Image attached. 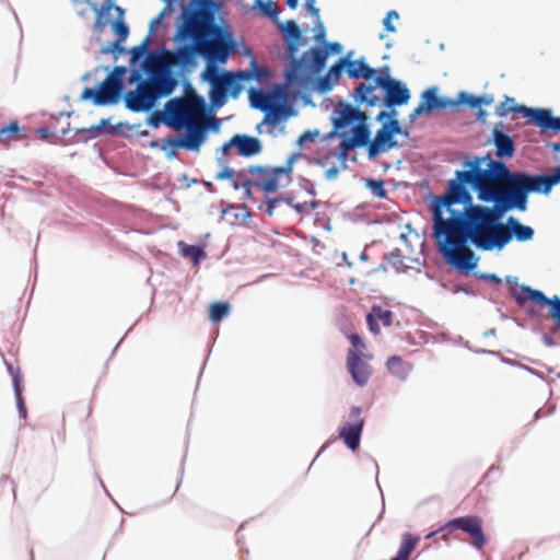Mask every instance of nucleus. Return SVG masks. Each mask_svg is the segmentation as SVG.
Masks as SVG:
<instances>
[{
  "label": "nucleus",
  "mask_w": 560,
  "mask_h": 560,
  "mask_svg": "<svg viewBox=\"0 0 560 560\" xmlns=\"http://www.w3.org/2000/svg\"><path fill=\"white\" fill-rule=\"evenodd\" d=\"M465 170L456 171L455 179L450 180L445 195L436 197L444 205L458 202L472 203L466 185L477 194V198L492 207L508 212L513 209L525 211L529 192L549 194L560 183V166L550 175H530L525 172H511L503 161L493 160L490 154L475 156L464 162Z\"/></svg>",
  "instance_id": "1"
},
{
  "label": "nucleus",
  "mask_w": 560,
  "mask_h": 560,
  "mask_svg": "<svg viewBox=\"0 0 560 560\" xmlns=\"http://www.w3.org/2000/svg\"><path fill=\"white\" fill-rule=\"evenodd\" d=\"M503 213L494 207L465 202L448 207L434 199L433 236L440 253L456 268L472 270L477 261L468 241L482 252L501 250L509 244L508 226L500 222Z\"/></svg>",
  "instance_id": "2"
},
{
  "label": "nucleus",
  "mask_w": 560,
  "mask_h": 560,
  "mask_svg": "<svg viewBox=\"0 0 560 560\" xmlns=\"http://www.w3.org/2000/svg\"><path fill=\"white\" fill-rule=\"evenodd\" d=\"M214 5L213 0H190V8L184 11L177 31L180 39H196L199 56L207 61L202 74L226 63L235 49L231 32L214 22Z\"/></svg>",
  "instance_id": "3"
},
{
  "label": "nucleus",
  "mask_w": 560,
  "mask_h": 560,
  "mask_svg": "<svg viewBox=\"0 0 560 560\" xmlns=\"http://www.w3.org/2000/svg\"><path fill=\"white\" fill-rule=\"evenodd\" d=\"M279 28L285 32V52L291 59L290 67L285 70V82L288 84H307L315 75L319 74L330 54H339V43H325L324 47H313L296 57L300 46L303 44V36L298 24L293 20L280 23Z\"/></svg>",
  "instance_id": "4"
},
{
  "label": "nucleus",
  "mask_w": 560,
  "mask_h": 560,
  "mask_svg": "<svg viewBox=\"0 0 560 560\" xmlns=\"http://www.w3.org/2000/svg\"><path fill=\"white\" fill-rule=\"evenodd\" d=\"M355 102L370 107L384 104L386 107L401 106L410 100L408 88L388 74L374 78V84L360 83L353 92Z\"/></svg>",
  "instance_id": "5"
},
{
  "label": "nucleus",
  "mask_w": 560,
  "mask_h": 560,
  "mask_svg": "<svg viewBox=\"0 0 560 560\" xmlns=\"http://www.w3.org/2000/svg\"><path fill=\"white\" fill-rule=\"evenodd\" d=\"M299 158L300 154H291L283 166L253 165L247 167L248 189L252 190L253 187H256L269 194L287 187L292 182L293 165Z\"/></svg>",
  "instance_id": "6"
},
{
  "label": "nucleus",
  "mask_w": 560,
  "mask_h": 560,
  "mask_svg": "<svg viewBox=\"0 0 560 560\" xmlns=\"http://www.w3.org/2000/svg\"><path fill=\"white\" fill-rule=\"evenodd\" d=\"M109 23L117 38L104 51L114 52L118 50L122 52L125 49L121 47V43L127 39L129 28L125 23V10L116 4V0H103L97 18L93 22V30L96 34H101Z\"/></svg>",
  "instance_id": "7"
},
{
  "label": "nucleus",
  "mask_w": 560,
  "mask_h": 560,
  "mask_svg": "<svg viewBox=\"0 0 560 560\" xmlns=\"http://www.w3.org/2000/svg\"><path fill=\"white\" fill-rule=\"evenodd\" d=\"M203 79L211 84L210 100L214 106H221L225 103L229 95L236 98L242 90V81L250 80L252 73L247 71L219 72L218 68L213 72L202 74Z\"/></svg>",
  "instance_id": "8"
},
{
  "label": "nucleus",
  "mask_w": 560,
  "mask_h": 560,
  "mask_svg": "<svg viewBox=\"0 0 560 560\" xmlns=\"http://www.w3.org/2000/svg\"><path fill=\"white\" fill-rule=\"evenodd\" d=\"M513 104L514 100L505 96V100L495 109L497 115L505 116L512 112L523 113L525 117L530 118L542 131L553 130L560 132V117H553L549 109L528 108Z\"/></svg>",
  "instance_id": "9"
},
{
  "label": "nucleus",
  "mask_w": 560,
  "mask_h": 560,
  "mask_svg": "<svg viewBox=\"0 0 560 560\" xmlns=\"http://www.w3.org/2000/svg\"><path fill=\"white\" fill-rule=\"evenodd\" d=\"M441 530L453 533L454 530H462L470 537L471 545L481 550L487 544V537L483 533V521L478 515H466L455 517L448 521Z\"/></svg>",
  "instance_id": "10"
},
{
  "label": "nucleus",
  "mask_w": 560,
  "mask_h": 560,
  "mask_svg": "<svg viewBox=\"0 0 560 560\" xmlns=\"http://www.w3.org/2000/svg\"><path fill=\"white\" fill-rule=\"evenodd\" d=\"M167 124L179 130L185 125L200 118L198 106L186 98H173L165 104Z\"/></svg>",
  "instance_id": "11"
},
{
  "label": "nucleus",
  "mask_w": 560,
  "mask_h": 560,
  "mask_svg": "<svg viewBox=\"0 0 560 560\" xmlns=\"http://www.w3.org/2000/svg\"><path fill=\"white\" fill-rule=\"evenodd\" d=\"M158 101V94L154 93L148 81H141L137 89L128 91L125 95L126 107L135 113L150 110Z\"/></svg>",
  "instance_id": "12"
},
{
  "label": "nucleus",
  "mask_w": 560,
  "mask_h": 560,
  "mask_svg": "<svg viewBox=\"0 0 560 560\" xmlns=\"http://www.w3.org/2000/svg\"><path fill=\"white\" fill-rule=\"evenodd\" d=\"M122 88L124 85H118L106 78L97 90L84 89L81 97L83 100H92L95 105L116 104L120 98Z\"/></svg>",
  "instance_id": "13"
},
{
  "label": "nucleus",
  "mask_w": 560,
  "mask_h": 560,
  "mask_svg": "<svg viewBox=\"0 0 560 560\" xmlns=\"http://www.w3.org/2000/svg\"><path fill=\"white\" fill-rule=\"evenodd\" d=\"M350 422L346 423L339 431V436L343 440L345 444L351 450L355 451L360 445V436L364 427V419L362 417V409L360 407H352L349 412Z\"/></svg>",
  "instance_id": "14"
},
{
  "label": "nucleus",
  "mask_w": 560,
  "mask_h": 560,
  "mask_svg": "<svg viewBox=\"0 0 560 560\" xmlns=\"http://www.w3.org/2000/svg\"><path fill=\"white\" fill-rule=\"evenodd\" d=\"M366 120H361L359 124L351 128V133L340 132L341 141L339 144L338 155L346 159L349 151L358 147L368 145L370 141V129L365 124Z\"/></svg>",
  "instance_id": "15"
},
{
  "label": "nucleus",
  "mask_w": 560,
  "mask_h": 560,
  "mask_svg": "<svg viewBox=\"0 0 560 560\" xmlns=\"http://www.w3.org/2000/svg\"><path fill=\"white\" fill-rule=\"evenodd\" d=\"M347 369L353 382L361 387L368 384L373 373L372 366L357 351H348Z\"/></svg>",
  "instance_id": "16"
},
{
  "label": "nucleus",
  "mask_w": 560,
  "mask_h": 560,
  "mask_svg": "<svg viewBox=\"0 0 560 560\" xmlns=\"http://www.w3.org/2000/svg\"><path fill=\"white\" fill-rule=\"evenodd\" d=\"M366 120V115L350 104H340L334 112V129L339 133L350 127Z\"/></svg>",
  "instance_id": "17"
},
{
  "label": "nucleus",
  "mask_w": 560,
  "mask_h": 560,
  "mask_svg": "<svg viewBox=\"0 0 560 560\" xmlns=\"http://www.w3.org/2000/svg\"><path fill=\"white\" fill-rule=\"evenodd\" d=\"M184 127H186V133L180 136L177 144L183 145V149L198 151L206 139V124L198 118Z\"/></svg>",
  "instance_id": "18"
},
{
  "label": "nucleus",
  "mask_w": 560,
  "mask_h": 560,
  "mask_svg": "<svg viewBox=\"0 0 560 560\" xmlns=\"http://www.w3.org/2000/svg\"><path fill=\"white\" fill-rule=\"evenodd\" d=\"M248 173L247 168L243 171H234L229 166H224L220 172L217 173L214 178L217 180H229L234 189H243L246 201H255L253 191L248 189Z\"/></svg>",
  "instance_id": "19"
},
{
  "label": "nucleus",
  "mask_w": 560,
  "mask_h": 560,
  "mask_svg": "<svg viewBox=\"0 0 560 560\" xmlns=\"http://www.w3.org/2000/svg\"><path fill=\"white\" fill-rule=\"evenodd\" d=\"M230 147H235L240 155L254 156L261 152L262 145L260 141L247 135H235L229 142L223 145V150H228Z\"/></svg>",
  "instance_id": "20"
},
{
  "label": "nucleus",
  "mask_w": 560,
  "mask_h": 560,
  "mask_svg": "<svg viewBox=\"0 0 560 560\" xmlns=\"http://www.w3.org/2000/svg\"><path fill=\"white\" fill-rule=\"evenodd\" d=\"M399 144L394 139V136L388 131L387 128L382 126L369 143L368 153L370 159L377 158L382 152H387L393 148H397Z\"/></svg>",
  "instance_id": "21"
},
{
  "label": "nucleus",
  "mask_w": 560,
  "mask_h": 560,
  "mask_svg": "<svg viewBox=\"0 0 560 560\" xmlns=\"http://www.w3.org/2000/svg\"><path fill=\"white\" fill-rule=\"evenodd\" d=\"M492 140L495 147V155L499 159H511L515 153L513 139L497 127L492 130Z\"/></svg>",
  "instance_id": "22"
},
{
  "label": "nucleus",
  "mask_w": 560,
  "mask_h": 560,
  "mask_svg": "<svg viewBox=\"0 0 560 560\" xmlns=\"http://www.w3.org/2000/svg\"><path fill=\"white\" fill-rule=\"evenodd\" d=\"M439 89L436 86L429 88L421 94V102L427 108V114L445 109L448 106H455L457 103L451 98L438 96Z\"/></svg>",
  "instance_id": "23"
},
{
  "label": "nucleus",
  "mask_w": 560,
  "mask_h": 560,
  "mask_svg": "<svg viewBox=\"0 0 560 560\" xmlns=\"http://www.w3.org/2000/svg\"><path fill=\"white\" fill-rule=\"evenodd\" d=\"M352 51H349L346 57H348V66H347V75L350 79H364L370 80L375 75V69L371 68L365 59L362 57L358 60H351Z\"/></svg>",
  "instance_id": "24"
},
{
  "label": "nucleus",
  "mask_w": 560,
  "mask_h": 560,
  "mask_svg": "<svg viewBox=\"0 0 560 560\" xmlns=\"http://www.w3.org/2000/svg\"><path fill=\"white\" fill-rule=\"evenodd\" d=\"M512 295L520 306L525 305L528 301L538 305H545L547 296L539 290L532 289L527 285H518L512 290Z\"/></svg>",
  "instance_id": "25"
},
{
  "label": "nucleus",
  "mask_w": 560,
  "mask_h": 560,
  "mask_svg": "<svg viewBox=\"0 0 560 560\" xmlns=\"http://www.w3.org/2000/svg\"><path fill=\"white\" fill-rule=\"evenodd\" d=\"M147 81L152 91L158 94V98L170 95L176 86V80L167 72L156 73Z\"/></svg>",
  "instance_id": "26"
},
{
  "label": "nucleus",
  "mask_w": 560,
  "mask_h": 560,
  "mask_svg": "<svg viewBox=\"0 0 560 560\" xmlns=\"http://www.w3.org/2000/svg\"><path fill=\"white\" fill-rule=\"evenodd\" d=\"M191 44L178 46L172 55V62L182 67L192 66L196 62V56L199 55L196 39Z\"/></svg>",
  "instance_id": "27"
},
{
  "label": "nucleus",
  "mask_w": 560,
  "mask_h": 560,
  "mask_svg": "<svg viewBox=\"0 0 560 560\" xmlns=\"http://www.w3.org/2000/svg\"><path fill=\"white\" fill-rule=\"evenodd\" d=\"M366 322H368L370 330L373 334L377 335L381 331L378 323H382L383 326H385V327H388L392 325L393 312L387 308H383L382 306H373L366 317Z\"/></svg>",
  "instance_id": "28"
},
{
  "label": "nucleus",
  "mask_w": 560,
  "mask_h": 560,
  "mask_svg": "<svg viewBox=\"0 0 560 560\" xmlns=\"http://www.w3.org/2000/svg\"><path fill=\"white\" fill-rule=\"evenodd\" d=\"M508 226L509 231V243L512 241L513 236L518 242H527L530 241L534 236V230L528 226L522 224L518 220L513 217H510L504 223Z\"/></svg>",
  "instance_id": "29"
},
{
  "label": "nucleus",
  "mask_w": 560,
  "mask_h": 560,
  "mask_svg": "<svg viewBox=\"0 0 560 560\" xmlns=\"http://www.w3.org/2000/svg\"><path fill=\"white\" fill-rule=\"evenodd\" d=\"M420 541V537L405 533L401 536V544L397 555L392 560H409L410 555L415 551L417 545Z\"/></svg>",
  "instance_id": "30"
},
{
  "label": "nucleus",
  "mask_w": 560,
  "mask_h": 560,
  "mask_svg": "<svg viewBox=\"0 0 560 560\" xmlns=\"http://www.w3.org/2000/svg\"><path fill=\"white\" fill-rule=\"evenodd\" d=\"M386 366L389 373L399 380H406L412 370V364L405 362L399 355L388 358Z\"/></svg>",
  "instance_id": "31"
},
{
  "label": "nucleus",
  "mask_w": 560,
  "mask_h": 560,
  "mask_svg": "<svg viewBox=\"0 0 560 560\" xmlns=\"http://www.w3.org/2000/svg\"><path fill=\"white\" fill-rule=\"evenodd\" d=\"M24 137L25 135H21V128L16 121L0 125V144L8 145L11 141H16Z\"/></svg>",
  "instance_id": "32"
},
{
  "label": "nucleus",
  "mask_w": 560,
  "mask_h": 560,
  "mask_svg": "<svg viewBox=\"0 0 560 560\" xmlns=\"http://www.w3.org/2000/svg\"><path fill=\"white\" fill-rule=\"evenodd\" d=\"M71 3L75 14L79 18L89 20L91 12L95 13V19L97 18L100 7L92 2V0H71Z\"/></svg>",
  "instance_id": "33"
},
{
  "label": "nucleus",
  "mask_w": 560,
  "mask_h": 560,
  "mask_svg": "<svg viewBox=\"0 0 560 560\" xmlns=\"http://www.w3.org/2000/svg\"><path fill=\"white\" fill-rule=\"evenodd\" d=\"M250 102L253 107L262 112H268L275 105L271 96L260 90L250 91Z\"/></svg>",
  "instance_id": "34"
},
{
  "label": "nucleus",
  "mask_w": 560,
  "mask_h": 560,
  "mask_svg": "<svg viewBox=\"0 0 560 560\" xmlns=\"http://www.w3.org/2000/svg\"><path fill=\"white\" fill-rule=\"evenodd\" d=\"M348 57L343 56L337 60L335 65H332L327 74L322 79L320 84L322 86H326V84L332 80L337 82L341 78L342 70H347V63Z\"/></svg>",
  "instance_id": "35"
},
{
  "label": "nucleus",
  "mask_w": 560,
  "mask_h": 560,
  "mask_svg": "<svg viewBox=\"0 0 560 560\" xmlns=\"http://www.w3.org/2000/svg\"><path fill=\"white\" fill-rule=\"evenodd\" d=\"M231 306L228 302H215L209 307V318L212 323H219L230 314Z\"/></svg>",
  "instance_id": "36"
},
{
  "label": "nucleus",
  "mask_w": 560,
  "mask_h": 560,
  "mask_svg": "<svg viewBox=\"0 0 560 560\" xmlns=\"http://www.w3.org/2000/svg\"><path fill=\"white\" fill-rule=\"evenodd\" d=\"M180 254L192 260L195 265L199 264V260L206 256L205 250L196 245H187L183 242L179 243Z\"/></svg>",
  "instance_id": "37"
},
{
  "label": "nucleus",
  "mask_w": 560,
  "mask_h": 560,
  "mask_svg": "<svg viewBox=\"0 0 560 560\" xmlns=\"http://www.w3.org/2000/svg\"><path fill=\"white\" fill-rule=\"evenodd\" d=\"M13 386H14V394H15V399H16V406H18V409H19V413L20 416L25 419L26 416H27V410H26V406H25V402H24V398L22 396V387H21V377L20 375H14L13 376Z\"/></svg>",
  "instance_id": "38"
},
{
  "label": "nucleus",
  "mask_w": 560,
  "mask_h": 560,
  "mask_svg": "<svg viewBox=\"0 0 560 560\" xmlns=\"http://www.w3.org/2000/svg\"><path fill=\"white\" fill-rule=\"evenodd\" d=\"M256 7L259 8V10L268 18L272 20L278 19L279 14V8L276 2L268 0L267 2H264L261 0L256 1Z\"/></svg>",
  "instance_id": "39"
},
{
  "label": "nucleus",
  "mask_w": 560,
  "mask_h": 560,
  "mask_svg": "<svg viewBox=\"0 0 560 560\" xmlns=\"http://www.w3.org/2000/svg\"><path fill=\"white\" fill-rule=\"evenodd\" d=\"M365 186L372 191L374 196H376L380 199L386 198L387 191L384 187V180L383 179H372L368 178L365 180Z\"/></svg>",
  "instance_id": "40"
},
{
  "label": "nucleus",
  "mask_w": 560,
  "mask_h": 560,
  "mask_svg": "<svg viewBox=\"0 0 560 560\" xmlns=\"http://www.w3.org/2000/svg\"><path fill=\"white\" fill-rule=\"evenodd\" d=\"M545 305L549 306V316L555 320V323L560 328V298L555 295L552 298H547V302Z\"/></svg>",
  "instance_id": "41"
},
{
  "label": "nucleus",
  "mask_w": 560,
  "mask_h": 560,
  "mask_svg": "<svg viewBox=\"0 0 560 560\" xmlns=\"http://www.w3.org/2000/svg\"><path fill=\"white\" fill-rule=\"evenodd\" d=\"M180 139V136L178 137H167L163 139V145L162 150L166 151V155L168 158H174L177 154V150L179 148H183V145L177 144V140Z\"/></svg>",
  "instance_id": "42"
},
{
  "label": "nucleus",
  "mask_w": 560,
  "mask_h": 560,
  "mask_svg": "<svg viewBox=\"0 0 560 560\" xmlns=\"http://www.w3.org/2000/svg\"><path fill=\"white\" fill-rule=\"evenodd\" d=\"M180 139V136L178 137H167L163 139V145L162 150L166 151V155L168 158H174L177 154V150L179 148H183V145L177 144V140Z\"/></svg>",
  "instance_id": "43"
},
{
  "label": "nucleus",
  "mask_w": 560,
  "mask_h": 560,
  "mask_svg": "<svg viewBox=\"0 0 560 560\" xmlns=\"http://www.w3.org/2000/svg\"><path fill=\"white\" fill-rule=\"evenodd\" d=\"M265 113H266V115L264 118V122L270 124V125H276L280 118L281 106L275 104V105H272L271 109H269L268 112H265Z\"/></svg>",
  "instance_id": "44"
},
{
  "label": "nucleus",
  "mask_w": 560,
  "mask_h": 560,
  "mask_svg": "<svg viewBox=\"0 0 560 560\" xmlns=\"http://www.w3.org/2000/svg\"><path fill=\"white\" fill-rule=\"evenodd\" d=\"M126 72H127L126 67L117 66L110 71V73L106 78L109 79L110 81L117 83L118 85H124L122 79H124V75L126 74Z\"/></svg>",
  "instance_id": "45"
},
{
  "label": "nucleus",
  "mask_w": 560,
  "mask_h": 560,
  "mask_svg": "<svg viewBox=\"0 0 560 560\" xmlns=\"http://www.w3.org/2000/svg\"><path fill=\"white\" fill-rule=\"evenodd\" d=\"M398 19H399V14L397 13V11H395V10L388 11L386 16L383 20V25H384L385 30L389 33L396 32V27L393 24V20H398Z\"/></svg>",
  "instance_id": "46"
},
{
  "label": "nucleus",
  "mask_w": 560,
  "mask_h": 560,
  "mask_svg": "<svg viewBox=\"0 0 560 560\" xmlns=\"http://www.w3.org/2000/svg\"><path fill=\"white\" fill-rule=\"evenodd\" d=\"M148 46V39H145L142 44L133 47L130 51L131 57L130 61L131 63H135L137 60H139L145 52Z\"/></svg>",
  "instance_id": "47"
},
{
  "label": "nucleus",
  "mask_w": 560,
  "mask_h": 560,
  "mask_svg": "<svg viewBox=\"0 0 560 560\" xmlns=\"http://www.w3.org/2000/svg\"><path fill=\"white\" fill-rule=\"evenodd\" d=\"M385 128L388 129V131L395 136V135H405L407 136L408 132L406 130H404L401 127H400V124L398 120L396 119H392L389 120L388 122L384 124L383 125Z\"/></svg>",
  "instance_id": "48"
},
{
  "label": "nucleus",
  "mask_w": 560,
  "mask_h": 560,
  "mask_svg": "<svg viewBox=\"0 0 560 560\" xmlns=\"http://www.w3.org/2000/svg\"><path fill=\"white\" fill-rule=\"evenodd\" d=\"M459 102L467 104L468 106L475 108L480 106V100L479 96L469 95L467 93L462 92L459 94Z\"/></svg>",
  "instance_id": "49"
},
{
  "label": "nucleus",
  "mask_w": 560,
  "mask_h": 560,
  "mask_svg": "<svg viewBox=\"0 0 560 560\" xmlns=\"http://www.w3.org/2000/svg\"><path fill=\"white\" fill-rule=\"evenodd\" d=\"M350 341L352 345V349H350L349 351H357L360 355L364 357V354L362 352L364 345H363L361 338L359 337V335H357V334L351 335Z\"/></svg>",
  "instance_id": "50"
},
{
  "label": "nucleus",
  "mask_w": 560,
  "mask_h": 560,
  "mask_svg": "<svg viewBox=\"0 0 560 560\" xmlns=\"http://www.w3.org/2000/svg\"><path fill=\"white\" fill-rule=\"evenodd\" d=\"M319 136V132L317 130L315 131H311V130H307L305 132H303L300 138H299V143L300 144H303L305 142H312L315 140V138H317Z\"/></svg>",
  "instance_id": "51"
},
{
  "label": "nucleus",
  "mask_w": 560,
  "mask_h": 560,
  "mask_svg": "<svg viewBox=\"0 0 560 560\" xmlns=\"http://www.w3.org/2000/svg\"><path fill=\"white\" fill-rule=\"evenodd\" d=\"M423 113H427V108H425V106H423V103L420 102V104L410 114V116H409L410 120L413 121L415 119H417Z\"/></svg>",
  "instance_id": "52"
},
{
  "label": "nucleus",
  "mask_w": 560,
  "mask_h": 560,
  "mask_svg": "<svg viewBox=\"0 0 560 560\" xmlns=\"http://www.w3.org/2000/svg\"><path fill=\"white\" fill-rule=\"evenodd\" d=\"M325 36H326V32H325L324 25H323L322 22H318L317 23V32H316V35H315V40L318 42V43H323L324 39H325Z\"/></svg>",
  "instance_id": "53"
},
{
  "label": "nucleus",
  "mask_w": 560,
  "mask_h": 560,
  "mask_svg": "<svg viewBox=\"0 0 560 560\" xmlns=\"http://www.w3.org/2000/svg\"><path fill=\"white\" fill-rule=\"evenodd\" d=\"M92 413V406L89 402L86 406H84L81 410V413L78 415L80 421L86 420Z\"/></svg>",
  "instance_id": "54"
},
{
  "label": "nucleus",
  "mask_w": 560,
  "mask_h": 560,
  "mask_svg": "<svg viewBox=\"0 0 560 560\" xmlns=\"http://www.w3.org/2000/svg\"><path fill=\"white\" fill-rule=\"evenodd\" d=\"M306 9L317 19H319V10L315 7V0H306Z\"/></svg>",
  "instance_id": "55"
},
{
  "label": "nucleus",
  "mask_w": 560,
  "mask_h": 560,
  "mask_svg": "<svg viewBox=\"0 0 560 560\" xmlns=\"http://www.w3.org/2000/svg\"><path fill=\"white\" fill-rule=\"evenodd\" d=\"M278 203H279V199H277V198L267 200V214L269 217L273 215V210Z\"/></svg>",
  "instance_id": "56"
},
{
  "label": "nucleus",
  "mask_w": 560,
  "mask_h": 560,
  "mask_svg": "<svg viewBox=\"0 0 560 560\" xmlns=\"http://www.w3.org/2000/svg\"><path fill=\"white\" fill-rule=\"evenodd\" d=\"M480 105H491L493 103V97L491 95L479 96Z\"/></svg>",
  "instance_id": "57"
},
{
  "label": "nucleus",
  "mask_w": 560,
  "mask_h": 560,
  "mask_svg": "<svg viewBox=\"0 0 560 560\" xmlns=\"http://www.w3.org/2000/svg\"><path fill=\"white\" fill-rule=\"evenodd\" d=\"M483 278L489 279L490 281H492V282H494L497 284L501 283V279L498 276L493 275V273L485 275Z\"/></svg>",
  "instance_id": "58"
},
{
  "label": "nucleus",
  "mask_w": 560,
  "mask_h": 560,
  "mask_svg": "<svg viewBox=\"0 0 560 560\" xmlns=\"http://www.w3.org/2000/svg\"><path fill=\"white\" fill-rule=\"evenodd\" d=\"M299 0H285V4L290 9H295L298 7Z\"/></svg>",
  "instance_id": "59"
},
{
  "label": "nucleus",
  "mask_w": 560,
  "mask_h": 560,
  "mask_svg": "<svg viewBox=\"0 0 560 560\" xmlns=\"http://www.w3.org/2000/svg\"><path fill=\"white\" fill-rule=\"evenodd\" d=\"M337 173H338L337 167H331V168H329V170L327 171V177H328V178H331V177L336 176V175H337Z\"/></svg>",
  "instance_id": "60"
},
{
  "label": "nucleus",
  "mask_w": 560,
  "mask_h": 560,
  "mask_svg": "<svg viewBox=\"0 0 560 560\" xmlns=\"http://www.w3.org/2000/svg\"><path fill=\"white\" fill-rule=\"evenodd\" d=\"M549 147L552 149V151L560 153V143L559 142L550 143Z\"/></svg>",
  "instance_id": "61"
},
{
  "label": "nucleus",
  "mask_w": 560,
  "mask_h": 560,
  "mask_svg": "<svg viewBox=\"0 0 560 560\" xmlns=\"http://www.w3.org/2000/svg\"><path fill=\"white\" fill-rule=\"evenodd\" d=\"M106 124H107V120L106 119H102L100 125L97 127H95L94 129L96 131H101L106 126Z\"/></svg>",
  "instance_id": "62"
},
{
  "label": "nucleus",
  "mask_w": 560,
  "mask_h": 560,
  "mask_svg": "<svg viewBox=\"0 0 560 560\" xmlns=\"http://www.w3.org/2000/svg\"><path fill=\"white\" fill-rule=\"evenodd\" d=\"M294 209L299 212V213H302L305 209V206L304 205H301V203H298L294 206Z\"/></svg>",
  "instance_id": "63"
},
{
  "label": "nucleus",
  "mask_w": 560,
  "mask_h": 560,
  "mask_svg": "<svg viewBox=\"0 0 560 560\" xmlns=\"http://www.w3.org/2000/svg\"><path fill=\"white\" fill-rule=\"evenodd\" d=\"M386 116H387V113H386V112H384V110H382V112H380V113L377 114L376 119H377V120H382V119H383V118H385Z\"/></svg>",
  "instance_id": "64"
}]
</instances>
